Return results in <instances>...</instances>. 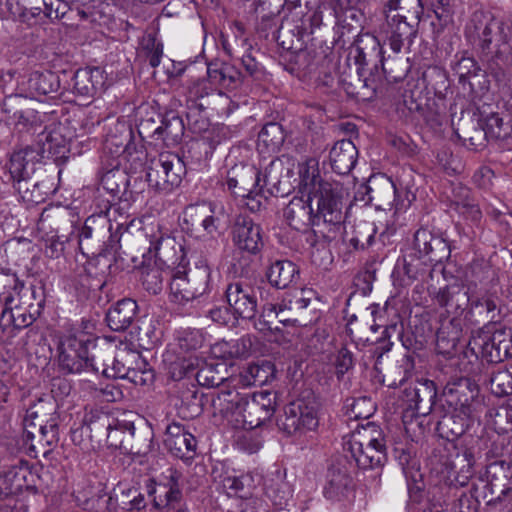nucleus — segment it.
Masks as SVG:
<instances>
[{
  "label": "nucleus",
  "mask_w": 512,
  "mask_h": 512,
  "mask_svg": "<svg viewBox=\"0 0 512 512\" xmlns=\"http://www.w3.org/2000/svg\"><path fill=\"white\" fill-rule=\"evenodd\" d=\"M343 450L347 459L361 469L381 466L386 459V446L381 429L368 423L345 438Z\"/></svg>",
  "instance_id": "nucleus-1"
},
{
  "label": "nucleus",
  "mask_w": 512,
  "mask_h": 512,
  "mask_svg": "<svg viewBox=\"0 0 512 512\" xmlns=\"http://www.w3.org/2000/svg\"><path fill=\"white\" fill-rule=\"evenodd\" d=\"M477 394L478 386L469 378H460L446 385L443 395L445 402L453 408V414L445 416L441 424L449 426L453 422L455 427L451 428V433L454 436L465 433L478 417L475 402Z\"/></svg>",
  "instance_id": "nucleus-2"
},
{
  "label": "nucleus",
  "mask_w": 512,
  "mask_h": 512,
  "mask_svg": "<svg viewBox=\"0 0 512 512\" xmlns=\"http://www.w3.org/2000/svg\"><path fill=\"white\" fill-rule=\"evenodd\" d=\"M269 182L268 175L262 180L258 169L250 164L233 166L227 174L228 189L244 200V205L251 211L261 210L266 202L263 187Z\"/></svg>",
  "instance_id": "nucleus-3"
},
{
  "label": "nucleus",
  "mask_w": 512,
  "mask_h": 512,
  "mask_svg": "<svg viewBox=\"0 0 512 512\" xmlns=\"http://www.w3.org/2000/svg\"><path fill=\"white\" fill-rule=\"evenodd\" d=\"M185 174V165L175 153L162 152L151 162L147 172L149 185L158 191L169 192L177 187Z\"/></svg>",
  "instance_id": "nucleus-4"
},
{
  "label": "nucleus",
  "mask_w": 512,
  "mask_h": 512,
  "mask_svg": "<svg viewBox=\"0 0 512 512\" xmlns=\"http://www.w3.org/2000/svg\"><path fill=\"white\" fill-rule=\"evenodd\" d=\"M184 221L192 229L202 228L206 235L214 237L222 225L229 222V213L221 202H203L188 206L184 211Z\"/></svg>",
  "instance_id": "nucleus-5"
},
{
  "label": "nucleus",
  "mask_w": 512,
  "mask_h": 512,
  "mask_svg": "<svg viewBox=\"0 0 512 512\" xmlns=\"http://www.w3.org/2000/svg\"><path fill=\"white\" fill-rule=\"evenodd\" d=\"M319 419L314 403L298 399L289 403L284 415L278 420V427L287 435L303 434L318 427Z\"/></svg>",
  "instance_id": "nucleus-6"
},
{
  "label": "nucleus",
  "mask_w": 512,
  "mask_h": 512,
  "mask_svg": "<svg viewBox=\"0 0 512 512\" xmlns=\"http://www.w3.org/2000/svg\"><path fill=\"white\" fill-rule=\"evenodd\" d=\"M93 343L83 337L67 336L60 345L59 363L68 373H80L91 368L98 372L99 367L94 364V356L89 357L88 347Z\"/></svg>",
  "instance_id": "nucleus-7"
},
{
  "label": "nucleus",
  "mask_w": 512,
  "mask_h": 512,
  "mask_svg": "<svg viewBox=\"0 0 512 512\" xmlns=\"http://www.w3.org/2000/svg\"><path fill=\"white\" fill-rule=\"evenodd\" d=\"M343 187L336 182L324 184L315 194H311L312 201H317L315 212L316 224L321 222L332 225L340 224L343 220Z\"/></svg>",
  "instance_id": "nucleus-8"
},
{
  "label": "nucleus",
  "mask_w": 512,
  "mask_h": 512,
  "mask_svg": "<svg viewBox=\"0 0 512 512\" xmlns=\"http://www.w3.org/2000/svg\"><path fill=\"white\" fill-rule=\"evenodd\" d=\"M181 477L177 469L168 468L163 474V481L149 487L148 493L155 508L162 512H175L182 507Z\"/></svg>",
  "instance_id": "nucleus-9"
},
{
  "label": "nucleus",
  "mask_w": 512,
  "mask_h": 512,
  "mask_svg": "<svg viewBox=\"0 0 512 512\" xmlns=\"http://www.w3.org/2000/svg\"><path fill=\"white\" fill-rule=\"evenodd\" d=\"M20 99L21 95L18 94L7 96L0 106L1 117L11 122L20 132H38L43 127L46 114L31 108L15 110Z\"/></svg>",
  "instance_id": "nucleus-10"
},
{
  "label": "nucleus",
  "mask_w": 512,
  "mask_h": 512,
  "mask_svg": "<svg viewBox=\"0 0 512 512\" xmlns=\"http://www.w3.org/2000/svg\"><path fill=\"white\" fill-rule=\"evenodd\" d=\"M246 393L238 391L235 387L221 389L213 397L211 406L213 416L220 417L235 428L243 426V410Z\"/></svg>",
  "instance_id": "nucleus-11"
},
{
  "label": "nucleus",
  "mask_w": 512,
  "mask_h": 512,
  "mask_svg": "<svg viewBox=\"0 0 512 512\" xmlns=\"http://www.w3.org/2000/svg\"><path fill=\"white\" fill-rule=\"evenodd\" d=\"M245 406L243 410L242 429H254L269 420L276 407L275 397L271 392L260 391L250 396L246 393Z\"/></svg>",
  "instance_id": "nucleus-12"
},
{
  "label": "nucleus",
  "mask_w": 512,
  "mask_h": 512,
  "mask_svg": "<svg viewBox=\"0 0 512 512\" xmlns=\"http://www.w3.org/2000/svg\"><path fill=\"white\" fill-rule=\"evenodd\" d=\"M92 425L94 429H97L99 425L105 430L106 441L110 447L126 452H132L134 450V446L131 444V439L135 432L133 421L110 419L108 416H104ZM87 429H89L90 432L93 431L92 426H89Z\"/></svg>",
  "instance_id": "nucleus-13"
},
{
  "label": "nucleus",
  "mask_w": 512,
  "mask_h": 512,
  "mask_svg": "<svg viewBox=\"0 0 512 512\" xmlns=\"http://www.w3.org/2000/svg\"><path fill=\"white\" fill-rule=\"evenodd\" d=\"M232 240L239 250L257 254L263 247L262 229L249 216L239 215L232 228Z\"/></svg>",
  "instance_id": "nucleus-14"
},
{
  "label": "nucleus",
  "mask_w": 512,
  "mask_h": 512,
  "mask_svg": "<svg viewBox=\"0 0 512 512\" xmlns=\"http://www.w3.org/2000/svg\"><path fill=\"white\" fill-rule=\"evenodd\" d=\"M226 298L236 318L252 319L257 312L254 289L242 282H233L226 288Z\"/></svg>",
  "instance_id": "nucleus-15"
},
{
  "label": "nucleus",
  "mask_w": 512,
  "mask_h": 512,
  "mask_svg": "<svg viewBox=\"0 0 512 512\" xmlns=\"http://www.w3.org/2000/svg\"><path fill=\"white\" fill-rule=\"evenodd\" d=\"M164 444L172 455L187 461L194 457L197 441L181 423L172 422L166 427Z\"/></svg>",
  "instance_id": "nucleus-16"
},
{
  "label": "nucleus",
  "mask_w": 512,
  "mask_h": 512,
  "mask_svg": "<svg viewBox=\"0 0 512 512\" xmlns=\"http://www.w3.org/2000/svg\"><path fill=\"white\" fill-rule=\"evenodd\" d=\"M499 313V298L490 292H483L477 295H470L464 320L470 324L480 323L485 320L494 321Z\"/></svg>",
  "instance_id": "nucleus-17"
},
{
  "label": "nucleus",
  "mask_w": 512,
  "mask_h": 512,
  "mask_svg": "<svg viewBox=\"0 0 512 512\" xmlns=\"http://www.w3.org/2000/svg\"><path fill=\"white\" fill-rule=\"evenodd\" d=\"M149 237V252L153 253L158 261L168 267L180 263L183 258V250L181 244L174 237L160 230L153 231Z\"/></svg>",
  "instance_id": "nucleus-18"
},
{
  "label": "nucleus",
  "mask_w": 512,
  "mask_h": 512,
  "mask_svg": "<svg viewBox=\"0 0 512 512\" xmlns=\"http://www.w3.org/2000/svg\"><path fill=\"white\" fill-rule=\"evenodd\" d=\"M283 216L289 226L298 231L317 226L312 199L309 197L304 199V195L293 197L285 207Z\"/></svg>",
  "instance_id": "nucleus-19"
},
{
  "label": "nucleus",
  "mask_w": 512,
  "mask_h": 512,
  "mask_svg": "<svg viewBox=\"0 0 512 512\" xmlns=\"http://www.w3.org/2000/svg\"><path fill=\"white\" fill-rule=\"evenodd\" d=\"M38 161L39 153L31 146L14 150L7 165L11 179L17 183L29 179L34 174Z\"/></svg>",
  "instance_id": "nucleus-20"
},
{
  "label": "nucleus",
  "mask_w": 512,
  "mask_h": 512,
  "mask_svg": "<svg viewBox=\"0 0 512 512\" xmlns=\"http://www.w3.org/2000/svg\"><path fill=\"white\" fill-rule=\"evenodd\" d=\"M369 201L377 209L391 210L396 200V187L392 179L385 174L373 175L368 180Z\"/></svg>",
  "instance_id": "nucleus-21"
},
{
  "label": "nucleus",
  "mask_w": 512,
  "mask_h": 512,
  "mask_svg": "<svg viewBox=\"0 0 512 512\" xmlns=\"http://www.w3.org/2000/svg\"><path fill=\"white\" fill-rule=\"evenodd\" d=\"M414 248L418 251L419 257H429L431 261H440L449 254L446 241L424 228L416 231Z\"/></svg>",
  "instance_id": "nucleus-22"
},
{
  "label": "nucleus",
  "mask_w": 512,
  "mask_h": 512,
  "mask_svg": "<svg viewBox=\"0 0 512 512\" xmlns=\"http://www.w3.org/2000/svg\"><path fill=\"white\" fill-rule=\"evenodd\" d=\"M388 44L393 52L399 53L405 45H410L416 35L414 26L400 14H386Z\"/></svg>",
  "instance_id": "nucleus-23"
},
{
  "label": "nucleus",
  "mask_w": 512,
  "mask_h": 512,
  "mask_svg": "<svg viewBox=\"0 0 512 512\" xmlns=\"http://www.w3.org/2000/svg\"><path fill=\"white\" fill-rule=\"evenodd\" d=\"M59 86L57 76L50 72L33 71L19 83V91L25 97H37L57 91Z\"/></svg>",
  "instance_id": "nucleus-24"
},
{
  "label": "nucleus",
  "mask_w": 512,
  "mask_h": 512,
  "mask_svg": "<svg viewBox=\"0 0 512 512\" xmlns=\"http://www.w3.org/2000/svg\"><path fill=\"white\" fill-rule=\"evenodd\" d=\"M358 150L351 140L343 139L334 144L329 159L334 172L340 175L348 174L355 166Z\"/></svg>",
  "instance_id": "nucleus-25"
},
{
  "label": "nucleus",
  "mask_w": 512,
  "mask_h": 512,
  "mask_svg": "<svg viewBox=\"0 0 512 512\" xmlns=\"http://www.w3.org/2000/svg\"><path fill=\"white\" fill-rule=\"evenodd\" d=\"M470 295L457 285L440 288L434 296V301L446 312L454 315H465Z\"/></svg>",
  "instance_id": "nucleus-26"
},
{
  "label": "nucleus",
  "mask_w": 512,
  "mask_h": 512,
  "mask_svg": "<svg viewBox=\"0 0 512 512\" xmlns=\"http://www.w3.org/2000/svg\"><path fill=\"white\" fill-rule=\"evenodd\" d=\"M46 406H50V404L39 401L37 404L30 407L26 412L24 418V427L27 430V433L33 437L34 432L30 430L33 428H38L39 434L43 437L49 433L54 435L56 432V419L46 413Z\"/></svg>",
  "instance_id": "nucleus-27"
},
{
  "label": "nucleus",
  "mask_w": 512,
  "mask_h": 512,
  "mask_svg": "<svg viewBox=\"0 0 512 512\" xmlns=\"http://www.w3.org/2000/svg\"><path fill=\"white\" fill-rule=\"evenodd\" d=\"M299 189L302 195L311 198L317 190L330 181L322 179L319 171V163L315 158H307L298 165Z\"/></svg>",
  "instance_id": "nucleus-28"
},
{
  "label": "nucleus",
  "mask_w": 512,
  "mask_h": 512,
  "mask_svg": "<svg viewBox=\"0 0 512 512\" xmlns=\"http://www.w3.org/2000/svg\"><path fill=\"white\" fill-rule=\"evenodd\" d=\"M450 207L455 210L458 214L463 216L465 219L471 220L472 222H478L481 219L482 213L471 198L469 188L462 184H453L450 196Z\"/></svg>",
  "instance_id": "nucleus-29"
},
{
  "label": "nucleus",
  "mask_w": 512,
  "mask_h": 512,
  "mask_svg": "<svg viewBox=\"0 0 512 512\" xmlns=\"http://www.w3.org/2000/svg\"><path fill=\"white\" fill-rule=\"evenodd\" d=\"M103 71L98 67H86L76 71L73 77L74 92L80 96L92 97L104 85Z\"/></svg>",
  "instance_id": "nucleus-30"
},
{
  "label": "nucleus",
  "mask_w": 512,
  "mask_h": 512,
  "mask_svg": "<svg viewBox=\"0 0 512 512\" xmlns=\"http://www.w3.org/2000/svg\"><path fill=\"white\" fill-rule=\"evenodd\" d=\"M264 490L266 496L278 509L287 506L292 498L291 486L285 481L284 475L280 471H276L265 477Z\"/></svg>",
  "instance_id": "nucleus-31"
},
{
  "label": "nucleus",
  "mask_w": 512,
  "mask_h": 512,
  "mask_svg": "<svg viewBox=\"0 0 512 512\" xmlns=\"http://www.w3.org/2000/svg\"><path fill=\"white\" fill-rule=\"evenodd\" d=\"M38 231L45 243V253L50 258H59L64 251L66 238L58 234V229L52 227L50 215L44 211L38 222Z\"/></svg>",
  "instance_id": "nucleus-32"
},
{
  "label": "nucleus",
  "mask_w": 512,
  "mask_h": 512,
  "mask_svg": "<svg viewBox=\"0 0 512 512\" xmlns=\"http://www.w3.org/2000/svg\"><path fill=\"white\" fill-rule=\"evenodd\" d=\"M137 303L132 299H123L111 307L106 315L108 326L114 331L127 329L137 312Z\"/></svg>",
  "instance_id": "nucleus-33"
},
{
  "label": "nucleus",
  "mask_w": 512,
  "mask_h": 512,
  "mask_svg": "<svg viewBox=\"0 0 512 512\" xmlns=\"http://www.w3.org/2000/svg\"><path fill=\"white\" fill-rule=\"evenodd\" d=\"M138 362L144 364L139 353L126 348L119 349L112 359L111 367L103 365L102 373L107 377L124 379L134 367L133 364L138 365Z\"/></svg>",
  "instance_id": "nucleus-34"
},
{
  "label": "nucleus",
  "mask_w": 512,
  "mask_h": 512,
  "mask_svg": "<svg viewBox=\"0 0 512 512\" xmlns=\"http://www.w3.org/2000/svg\"><path fill=\"white\" fill-rule=\"evenodd\" d=\"M186 277L197 298L210 292L214 288L218 273L214 272L207 264L201 263L196 265L194 269L186 272Z\"/></svg>",
  "instance_id": "nucleus-35"
},
{
  "label": "nucleus",
  "mask_w": 512,
  "mask_h": 512,
  "mask_svg": "<svg viewBox=\"0 0 512 512\" xmlns=\"http://www.w3.org/2000/svg\"><path fill=\"white\" fill-rule=\"evenodd\" d=\"M350 483L351 478L345 470L332 467L328 471L327 483L323 489V494L329 500H341L346 496Z\"/></svg>",
  "instance_id": "nucleus-36"
},
{
  "label": "nucleus",
  "mask_w": 512,
  "mask_h": 512,
  "mask_svg": "<svg viewBox=\"0 0 512 512\" xmlns=\"http://www.w3.org/2000/svg\"><path fill=\"white\" fill-rule=\"evenodd\" d=\"M285 140L282 126L271 122L266 124L258 135L257 147L261 153L272 154L280 150Z\"/></svg>",
  "instance_id": "nucleus-37"
},
{
  "label": "nucleus",
  "mask_w": 512,
  "mask_h": 512,
  "mask_svg": "<svg viewBox=\"0 0 512 512\" xmlns=\"http://www.w3.org/2000/svg\"><path fill=\"white\" fill-rule=\"evenodd\" d=\"M272 372L273 368L270 363L249 364L232 381L242 387L263 385L268 382Z\"/></svg>",
  "instance_id": "nucleus-38"
},
{
  "label": "nucleus",
  "mask_w": 512,
  "mask_h": 512,
  "mask_svg": "<svg viewBox=\"0 0 512 512\" xmlns=\"http://www.w3.org/2000/svg\"><path fill=\"white\" fill-rule=\"evenodd\" d=\"M298 273L299 271L293 262L281 260L270 266L267 277L273 286L284 289L295 281Z\"/></svg>",
  "instance_id": "nucleus-39"
},
{
  "label": "nucleus",
  "mask_w": 512,
  "mask_h": 512,
  "mask_svg": "<svg viewBox=\"0 0 512 512\" xmlns=\"http://www.w3.org/2000/svg\"><path fill=\"white\" fill-rule=\"evenodd\" d=\"M23 286V283L16 274L0 269V303H2L6 309L12 308V304L20 295Z\"/></svg>",
  "instance_id": "nucleus-40"
},
{
  "label": "nucleus",
  "mask_w": 512,
  "mask_h": 512,
  "mask_svg": "<svg viewBox=\"0 0 512 512\" xmlns=\"http://www.w3.org/2000/svg\"><path fill=\"white\" fill-rule=\"evenodd\" d=\"M169 288L171 301L179 305H185L196 298L185 271L177 270L172 274Z\"/></svg>",
  "instance_id": "nucleus-41"
},
{
  "label": "nucleus",
  "mask_w": 512,
  "mask_h": 512,
  "mask_svg": "<svg viewBox=\"0 0 512 512\" xmlns=\"http://www.w3.org/2000/svg\"><path fill=\"white\" fill-rule=\"evenodd\" d=\"M207 78L211 85L232 88L240 80V72L233 66L223 64L220 67H207Z\"/></svg>",
  "instance_id": "nucleus-42"
},
{
  "label": "nucleus",
  "mask_w": 512,
  "mask_h": 512,
  "mask_svg": "<svg viewBox=\"0 0 512 512\" xmlns=\"http://www.w3.org/2000/svg\"><path fill=\"white\" fill-rule=\"evenodd\" d=\"M469 346L477 354L488 362H494L492 355L498 351L497 344H494V331L479 330L469 341Z\"/></svg>",
  "instance_id": "nucleus-43"
},
{
  "label": "nucleus",
  "mask_w": 512,
  "mask_h": 512,
  "mask_svg": "<svg viewBox=\"0 0 512 512\" xmlns=\"http://www.w3.org/2000/svg\"><path fill=\"white\" fill-rule=\"evenodd\" d=\"M224 372H226L225 364L205 363L197 371L196 380L201 386L217 387L227 379Z\"/></svg>",
  "instance_id": "nucleus-44"
},
{
  "label": "nucleus",
  "mask_w": 512,
  "mask_h": 512,
  "mask_svg": "<svg viewBox=\"0 0 512 512\" xmlns=\"http://www.w3.org/2000/svg\"><path fill=\"white\" fill-rule=\"evenodd\" d=\"M183 123L179 117L173 116L171 119H165L161 122L153 134L167 143H176L183 134Z\"/></svg>",
  "instance_id": "nucleus-45"
},
{
  "label": "nucleus",
  "mask_w": 512,
  "mask_h": 512,
  "mask_svg": "<svg viewBox=\"0 0 512 512\" xmlns=\"http://www.w3.org/2000/svg\"><path fill=\"white\" fill-rule=\"evenodd\" d=\"M494 344H497L498 351L492 355L495 363L502 362L512 356V331L507 328L494 330Z\"/></svg>",
  "instance_id": "nucleus-46"
},
{
  "label": "nucleus",
  "mask_w": 512,
  "mask_h": 512,
  "mask_svg": "<svg viewBox=\"0 0 512 512\" xmlns=\"http://www.w3.org/2000/svg\"><path fill=\"white\" fill-rule=\"evenodd\" d=\"M376 229L370 222H360L354 227V236L349 240L355 249H365L374 241Z\"/></svg>",
  "instance_id": "nucleus-47"
},
{
  "label": "nucleus",
  "mask_w": 512,
  "mask_h": 512,
  "mask_svg": "<svg viewBox=\"0 0 512 512\" xmlns=\"http://www.w3.org/2000/svg\"><path fill=\"white\" fill-rule=\"evenodd\" d=\"M176 340L180 349L188 352L201 348L205 339L198 329H183L178 331Z\"/></svg>",
  "instance_id": "nucleus-48"
},
{
  "label": "nucleus",
  "mask_w": 512,
  "mask_h": 512,
  "mask_svg": "<svg viewBox=\"0 0 512 512\" xmlns=\"http://www.w3.org/2000/svg\"><path fill=\"white\" fill-rule=\"evenodd\" d=\"M491 390L497 396L512 393V370L501 369L493 373L490 379Z\"/></svg>",
  "instance_id": "nucleus-49"
},
{
  "label": "nucleus",
  "mask_w": 512,
  "mask_h": 512,
  "mask_svg": "<svg viewBox=\"0 0 512 512\" xmlns=\"http://www.w3.org/2000/svg\"><path fill=\"white\" fill-rule=\"evenodd\" d=\"M163 280V271L157 267L144 269L141 273V282L144 289L154 295L162 291Z\"/></svg>",
  "instance_id": "nucleus-50"
},
{
  "label": "nucleus",
  "mask_w": 512,
  "mask_h": 512,
  "mask_svg": "<svg viewBox=\"0 0 512 512\" xmlns=\"http://www.w3.org/2000/svg\"><path fill=\"white\" fill-rule=\"evenodd\" d=\"M403 10L420 18L423 13L421 0H389L385 5V12L389 14L392 11Z\"/></svg>",
  "instance_id": "nucleus-51"
},
{
  "label": "nucleus",
  "mask_w": 512,
  "mask_h": 512,
  "mask_svg": "<svg viewBox=\"0 0 512 512\" xmlns=\"http://www.w3.org/2000/svg\"><path fill=\"white\" fill-rule=\"evenodd\" d=\"M91 505L95 508L94 512H118L122 510L121 500L115 496V489L109 495H103L91 500Z\"/></svg>",
  "instance_id": "nucleus-52"
},
{
  "label": "nucleus",
  "mask_w": 512,
  "mask_h": 512,
  "mask_svg": "<svg viewBox=\"0 0 512 512\" xmlns=\"http://www.w3.org/2000/svg\"><path fill=\"white\" fill-rule=\"evenodd\" d=\"M333 365L337 377H343L354 365L352 352L344 346L341 347L334 356Z\"/></svg>",
  "instance_id": "nucleus-53"
},
{
  "label": "nucleus",
  "mask_w": 512,
  "mask_h": 512,
  "mask_svg": "<svg viewBox=\"0 0 512 512\" xmlns=\"http://www.w3.org/2000/svg\"><path fill=\"white\" fill-rule=\"evenodd\" d=\"M460 462H465L455 476L456 482L460 486L467 485L468 481L472 478L473 471V455L470 452H465L462 458L457 457Z\"/></svg>",
  "instance_id": "nucleus-54"
},
{
  "label": "nucleus",
  "mask_w": 512,
  "mask_h": 512,
  "mask_svg": "<svg viewBox=\"0 0 512 512\" xmlns=\"http://www.w3.org/2000/svg\"><path fill=\"white\" fill-rule=\"evenodd\" d=\"M230 341L232 358H245L251 354L253 348V339L251 336L246 335Z\"/></svg>",
  "instance_id": "nucleus-55"
},
{
  "label": "nucleus",
  "mask_w": 512,
  "mask_h": 512,
  "mask_svg": "<svg viewBox=\"0 0 512 512\" xmlns=\"http://www.w3.org/2000/svg\"><path fill=\"white\" fill-rule=\"evenodd\" d=\"M7 313L10 314L13 325L19 329L31 325L34 321L31 314L23 312L16 304L14 305V303L12 304L11 309H6V307L3 308L2 314L5 315Z\"/></svg>",
  "instance_id": "nucleus-56"
},
{
  "label": "nucleus",
  "mask_w": 512,
  "mask_h": 512,
  "mask_svg": "<svg viewBox=\"0 0 512 512\" xmlns=\"http://www.w3.org/2000/svg\"><path fill=\"white\" fill-rule=\"evenodd\" d=\"M128 379L130 382L135 385H148L151 384L154 380V373L149 368L142 369L140 366L133 367L129 374L124 378Z\"/></svg>",
  "instance_id": "nucleus-57"
},
{
  "label": "nucleus",
  "mask_w": 512,
  "mask_h": 512,
  "mask_svg": "<svg viewBox=\"0 0 512 512\" xmlns=\"http://www.w3.org/2000/svg\"><path fill=\"white\" fill-rule=\"evenodd\" d=\"M128 379L130 382L135 385H148L151 384L154 380V373L149 368L142 369L140 366L133 367L129 374L124 378Z\"/></svg>",
  "instance_id": "nucleus-58"
},
{
  "label": "nucleus",
  "mask_w": 512,
  "mask_h": 512,
  "mask_svg": "<svg viewBox=\"0 0 512 512\" xmlns=\"http://www.w3.org/2000/svg\"><path fill=\"white\" fill-rule=\"evenodd\" d=\"M245 480L244 476L228 475L223 479V488L230 496L243 497L241 493L244 490Z\"/></svg>",
  "instance_id": "nucleus-59"
},
{
  "label": "nucleus",
  "mask_w": 512,
  "mask_h": 512,
  "mask_svg": "<svg viewBox=\"0 0 512 512\" xmlns=\"http://www.w3.org/2000/svg\"><path fill=\"white\" fill-rule=\"evenodd\" d=\"M207 317L219 325L234 324L237 319L227 307H215L208 311Z\"/></svg>",
  "instance_id": "nucleus-60"
},
{
  "label": "nucleus",
  "mask_w": 512,
  "mask_h": 512,
  "mask_svg": "<svg viewBox=\"0 0 512 512\" xmlns=\"http://www.w3.org/2000/svg\"><path fill=\"white\" fill-rule=\"evenodd\" d=\"M112 146H116L115 154L120 158L118 164H121L122 161H130L132 157V149H134V145L131 143L127 144H118L115 138H109L106 140L105 148L108 150H112Z\"/></svg>",
  "instance_id": "nucleus-61"
},
{
  "label": "nucleus",
  "mask_w": 512,
  "mask_h": 512,
  "mask_svg": "<svg viewBox=\"0 0 512 512\" xmlns=\"http://www.w3.org/2000/svg\"><path fill=\"white\" fill-rule=\"evenodd\" d=\"M208 79H196L194 81H191V83L188 85V96L190 99H198L203 98L204 96L209 94L210 88L208 87Z\"/></svg>",
  "instance_id": "nucleus-62"
},
{
  "label": "nucleus",
  "mask_w": 512,
  "mask_h": 512,
  "mask_svg": "<svg viewBox=\"0 0 512 512\" xmlns=\"http://www.w3.org/2000/svg\"><path fill=\"white\" fill-rule=\"evenodd\" d=\"M87 433V429H76L72 432L71 438L73 443L79 447L83 453H90L95 450V446L91 439H84V435Z\"/></svg>",
  "instance_id": "nucleus-63"
},
{
  "label": "nucleus",
  "mask_w": 512,
  "mask_h": 512,
  "mask_svg": "<svg viewBox=\"0 0 512 512\" xmlns=\"http://www.w3.org/2000/svg\"><path fill=\"white\" fill-rule=\"evenodd\" d=\"M211 355L217 359H232L231 341H218L210 347Z\"/></svg>",
  "instance_id": "nucleus-64"
}]
</instances>
